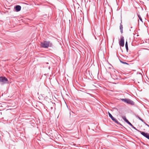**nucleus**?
Returning <instances> with one entry per match:
<instances>
[{
  "label": "nucleus",
  "instance_id": "1",
  "mask_svg": "<svg viewBox=\"0 0 149 149\" xmlns=\"http://www.w3.org/2000/svg\"><path fill=\"white\" fill-rule=\"evenodd\" d=\"M52 46V43L49 41H44L40 43V46L44 48H47Z\"/></svg>",
  "mask_w": 149,
  "mask_h": 149
},
{
  "label": "nucleus",
  "instance_id": "2",
  "mask_svg": "<svg viewBox=\"0 0 149 149\" xmlns=\"http://www.w3.org/2000/svg\"><path fill=\"white\" fill-rule=\"evenodd\" d=\"M121 101L125 102L128 104H131V105H134V102L131 100L127 98L125 99H121Z\"/></svg>",
  "mask_w": 149,
  "mask_h": 149
},
{
  "label": "nucleus",
  "instance_id": "3",
  "mask_svg": "<svg viewBox=\"0 0 149 149\" xmlns=\"http://www.w3.org/2000/svg\"><path fill=\"white\" fill-rule=\"evenodd\" d=\"M119 45L121 47H123L124 45V38L123 36L120 37V41L119 42Z\"/></svg>",
  "mask_w": 149,
  "mask_h": 149
},
{
  "label": "nucleus",
  "instance_id": "4",
  "mask_svg": "<svg viewBox=\"0 0 149 149\" xmlns=\"http://www.w3.org/2000/svg\"><path fill=\"white\" fill-rule=\"evenodd\" d=\"M108 114L109 117L111 118V119L114 121L117 124H120V123L118 120L115 118L111 115V114L109 112H108Z\"/></svg>",
  "mask_w": 149,
  "mask_h": 149
},
{
  "label": "nucleus",
  "instance_id": "5",
  "mask_svg": "<svg viewBox=\"0 0 149 149\" xmlns=\"http://www.w3.org/2000/svg\"><path fill=\"white\" fill-rule=\"evenodd\" d=\"M139 132L140 133L143 135V136L147 138L148 139H149V134L145 133L143 132H142L140 131H139Z\"/></svg>",
  "mask_w": 149,
  "mask_h": 149
},
{
  "label": "nucleus",
  "instance_id": "6",
  "mask_svg": "<svg viewBox=\"0 0 149 149\" xmlns=\"http://www.w3.org/2000/svg\"><path fill=\"white\" fill-rule=\"evenodd\" d=\"M7 81H8V79L5 77H0V82H1L3 83H5Z\"/></svg>",
  "mask_w": 149,
  "mask_h": 149
},
{
  "label": "nucleus",
  "instance_id": "7",
  "mask_svg": "<svg viewBox=\"0 0 149 149\" xmlns=\"http://www.w3.org/2000/svg\"><path fill=\"white\" fill-rule=\"evenodd\" d=\"M15 9L16 11H19L21 10V6L19 5H17L15 7Z\"/></svg>",
  "mask_w": 149,
  "mask_h": 149
},
{
  "label": "nucleus",
  "instance_id": "8",
  "mask_svg": "<svg viewBox=\"0 0 149 149\" xmlns=\"http://www.w3.org/2000/svg\"><path fill=\"white\" fill-rule=\"evenodd\" d=\"M123 25L121 24H120V32L122 33H123Z\"/></svg>",
  "mask_w": 149,
  "mask_h": 149
},
{
  "label": "nucleus",
  "instance_id": "9",
  "mask_svg": "<svg viewBox=\"0 0 149 149\" xmlns=\"http://www.w3.org/2000/svg\"><path fill=\"white\" fill-rule=\"evenodd\" d=\"M125 46L126 49L127 50V52L128 51V48L127 42V41H126L125 43Z\"/></svg>",
  "mask_w": 149,
  "mask_h": 149
},
{
  "label": "nucleus",
  "instance_id": "10",
  "mask_svg": "<svg viewBox=\"0 0 149 149\" xmlns=\"http://www.w3.org/2000/svg\"><path fill=\"white\" fill-rule=\"evenodd\" d=\"M122 118L123 119V120L125 121V122H127V121H128V120L126 119V118L125 116H123L122 117Z\"/></svg>",
  "mask_w": 149,
  "mask_h": 149
},
{
  "label": "nucleus",
  "instance_id": "11",
  "mask_svg": "<svg viewBox=\"0 0 149 149\" xmlns=\"http://www.w3.org/2000/svg\"><path fill=\"white\" fill-rule=\"evenodd\" d=\"M136 117L137 118H138L141 121H142V122H143V119H142L141 118L138 116H136Z\"/></svg>",
  "mask_w": 149,
  "mask_h": 149
},
{
  "label": "nucleus",
  "instance_id": "12",
  "mask_svg": "<svg viewBox=\"0 0 149 149\" xmlns=\"http://www.w3.org/2000/svg\"><path fill=\"white\" fill-rule=\"evenodd\" d=\"M120 61L121 63H122L123 64H127V65H128V64L127 63L122 61L120 60Z\"/></svg>",
  "mask_w": 149,
  "mask_h": 149
},
{
  "label": "nucleus",
  "instance_id": "13",
  "mask_svg": "<svg viewBox=\"0 0 149 149\" xmlns=\"http://www.w3.org/2000/svg\"><path fill=\"white\" fill-rule=\"evenodd\" d=\"M138 17L141 21L142 22V19L140 15H138Z\"/></svg>",
  "mask_w": 149,
  "mask_h": 149
},
{
  "label": "nucleus",
  "instance_id": "14",
  "mask_svg": "<svg viewBox=\"0 0 149 149\" xmlns=\"http://www.w3.org/2000/svg\"><path fill=\"white\" fill-rule=\"evenodd\" d=\"M126 123H128L129 125L130 126H131V127L132 126V125L131 124V123L128 120L127 121V122Z\"/></svg>",
  "mask_w": 149,
  "mask_h": 149
},
{
  "label": "nucleus",
  "instance_id": "15",
  "mask_svg": "<svg viewBox=\"0 0 149 149\" xmlns=\"http://www.w3.org/2000/svg\"><path fill=\"white\" fill-rule=\"evenodd\" d=\"M131 127L133 128V129H134L135 130L138 131H139V130H137L136 127H134L133 125H132V126H131Z\"/></svg>",
  "mask_w": 149,
  "mask_h": 149
},
{
  "label": "nucleus",
  "instance_id": "16",
  "mask_svg": "<svg viewBox=\"0 0 149 149\" xmlns=\"http://www.w3.org/2000/svg\"><path fill=\"white\" fill-rule=\"evenodd\" d=\"M145 125H147V126H148V127H149V125H148V124H147V123H145Z\"/></svg>",
  "mask_w": 149,
  "mask_h": 149
}]
</instances>
